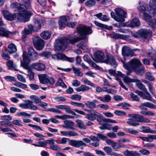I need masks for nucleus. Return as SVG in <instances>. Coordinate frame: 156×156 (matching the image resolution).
<instances>
[{
  "mask_svg": "<svg viewBox=\"0 0 156 156\" xmlns=\"http://www.w3.org/2000/svg\"><path fill=\"white\" fill-rule=\"evenodd\" d=\"M76 30L77 33L80 35V37L69 39L66 38H60L59 39H57L55 41V48L58 51L64 49L69 42L70 44H74L81 40L85 39L87 35L92 33L91 28L85 25H79L76 28Z\"/></svg>",
  "mask_w": 156,
  "mask_h": 156,
  "instance_id": "obj_1",
  "label": "nucleus"
},
{
  "mask_svg": "<svg viewBox=\"0 0 156 156\" xmlns=\"http://www.w3.org/2000/svg\"><path fill=\"white\" fill-rule=\"evenodd\" d=\"M139 6L138 7V10L143 13V16L145 20L148 23L150 26L153 29L156 28V18L152 19L151 16L145 11L149 12L153 16H156V0H150L149 7L148 5L146 3H139Z\"/></svg>",
  "mask_w": 156,
  "mask_h": 156,
  "instance_id": "obj_2",
  "label": "nucleus"
},
{
  "mask_svg": "<svg viewBox=\"0 0 156 156\" xmlns=\"http://www.w3.org/2000/svg\"><path fill=\"white\" fill-rule=\"evenodd\" d=\"M123 67L127 70V75H129L131 73V69L138 74L142 75L144 73V67L142 65L140 60L137 59H133L128 63H125L123 61Z\"/></svg>",
  "mask_w": 156,
  "mask_h": 156,
  "instance_id": "obj_3",
  "label": "nucleus"
},
{
  "mask_svg": "<svg viewBox=\"0 0 156 156\" xmlns=\"http://www.w3.org/2000/svg\"><path fill=\"white\" fill-rule=\"evenodd\" d=\"M11 8L17 9L18 11L17 20L18 22H25L28 21L32 14L29 11L24 9V4L19 3L17 2H13L11 5Z\"/></svg>",
  "mask_w": 156,
  "mask_h": 156,
  "instance_id": "obj_4",
  "label": "nucleus"
},
{
  "mask_svg": "<svg viewBox=\"0 0 156 156\" xmlns=\"http://www.w3.org/2000/svg\"><path fill=\"white\" fill-rule=\"evenodd\" d=\"M23 61L21 60V65L25 69L29 68V64L31 60L36 61L38 58L37 53L32 47L29 48L28 54L27 52L24 51L23 55Z\"/></svg>",
  "mask_w": 156,
  "mask_h": 156,
  "instance_id": "obj_5",
  "label": "nucleus"
},
{
  "mask_svg": "<svg viewBox=\"0 0 156 156\" xmlns=\"http://www.w3.org/2000/svg\"><path fill=\"white\" fill-rule=\"evenodd\" d=\"M33 43L36 49L37 50H42L44 47V42L38 36H35L33 39Z\"/></svg>",
  "mask_w": 156,
  "mask_h": 156,
  "instance_id": "obj_6",
  "label": "nucleus"
},
{
  "mask_svg": "<svg viewBox=\"0 0 156 156\" xmlns=\"http://www.w3.org/2000/svg\"><path fill=\"white\" fill-rule=\"evenodd\" d=\"M129 116L135 119L136 121L138 122L149 123L150 122V120L147 118H144L143 116L137 114H129Z\"/></svg>",
  "mask_w": 156,
  "mask_h": 156,
  "instance_id": "obj_7",
  "label": "nucleus"
},
{
  "mask_svg": "<svg viewBox=\"0 0 156 156\" xmlns=\"http://www.w3.org/2000/svg\"><path fill=\"white\" fill-rule=\"evenodd\" d=\"M69 144L75 147L79 148L83 150V147L87 146L86 143H84L83 140H71L69 142Z\"/></svg>",
  "mask_w": 156,
  "mask_h": 156,
  "instance_id": "obj_8",
  "label": "nucleus"
},
{
  "mask_svg": "<svg viewBox=\"0 0 156 156\" xmlns=\"http://www.w3.org/2000/svg\"><path fill=\"white\" fill-rule=\"evenodd\" d=\"M144 92L138 90H136L135 93L140 96L143 99H146L148 101H152L153 99L150 93L147 89L144 91Z\"/></svg>",
  "mask_w": 156,
  "mask_h": 156,
  "instance_id": "obj_9",
  "label": "nucleus"
},
{
  "mask_svg": "<svg viewBox=\"0 0 156 156\" xmlns=\"http://www.w3.org/2000/svg\"><path fill=\"white\" fill-rule=\"evenodd\" d=\"M2 13L5 18L7 20L12 21L16 19H17L18 14H12L5 10H3Z\"/></svg>",
  "mask_w": 156,
  "mask_h": 156,
  "instance_id": "obj_10",
  "label": "nucleus"
},
{
  "mask_svg": "<svg viewBox=\"0 0 156 156\" xmlns=\"http://www.w3.org/2000/svg\"><path fill=\"white\" fill-rule=\"evenodd\" d=\"M115 12L117 17L120 20L118 22H123L125 21V18L126 17V13L125 11L122 9L117 8L115 9Z\"/></svg>",
  "mask_w": 156,
  "mask_h": 156,
  "instance_id": "obj_11",
  "label": "nucleus"
},
{
  "mask_svg": "<svg viewBox=\"0 0 156 156\" xmlns=\"http://www.w3.org/2000/svg\"><path fill=\"white\" fill-rule=\"evenodd\" d=\"M103 62L111 64L112 65L115 66H117V65L114 57L111 54H108L107 55L106 58L104 59Z\"/></svg>",
  "mask_w": 156,
  "mask_h": 156,
  "instance_id": "obj_12",
  "label": "nucleus"
},
{
  "mask_svg": "<svg viewBox=\"0 0 156 156\" xmlns=\"http://www.w3.org/2000/svg\"><path fill=\"white\" fill-rule=\"evenodd\" d=\"M137 34L140 37L146 39L152 35V32L147 29H141L138 31Z\"/></svg>",
  "mask_w": 156,
  "mask_h": 156,
  "instance_id": "obj_13",
  "label": "nucleus"
},
{
  "mask_svg": "<svg viewBox=\"0 0 156 156\" xmlns=\"http://www.w3.org/2000/svg\"><path fill=\"white\" fill-rule=\"evenodd\" d=\"M18 34V33L17 31L11 32L8 31L4 27H0V36L7 37L9 35H13Z\"/></svg>",
  "mask_w": 156,
  "mask_h": 156,
  "instance_id": "obj_14",
  "label": "nucleus"
},
{
  "mask_svg": "<svg viewBox=\"0 0 156 156\" xmlns=\"http://www.w3.org/2000/svg\"><path fill=\"white\" fill-rule=\"evenodd\" d=\"M31 67L37 71H41L45 70L46 65L42 63L35 62L31 64Z\"/></svg>",
  "mask_w": 156,
  "mask_h": 156,
  "instance_id": "obj_15",
  "label": "nucleus"
},
{
  "mask_svg": "<svg viewBox=\"0 0 156 156\" xmlns=\"http://www.w3.org/2000/svg\"><path fill=\"white\" fill-rule=\"evenodd\" d=\"M94 57L97 62H103L105 56L103 52L100 51H98L94 54Z\"/></svg>",
  "mask_w": 156,
  "mask_h": 156,
  "instance_id": "obj_16",
  "label": "nucleus"
},
{
  "mask_svg": "<svg viewBox=\"0 0 156 156\" xmlns=\"http://www.w3.org/2000/svg\"><path fill=\"white\" fill-rule=\"evenodd\" d=\"M145 107L151 108H156L155 105H154L152 103L150 102H146L142 103V104L139 106V108L142 111L147 110V108Z\"/></svg>",
  "mask_w": 156,
  "mask_h": 156,
  "instance_id": "obj_17",
  "label": "nucleus"
},
{
  "mask_svg": "<svg viewBox=\"0 0 156 156\" xmlns=\"http://www.w3.org/2000/svg\"><path fill=\"white\" fill-rule=\"evenodd\" d=\"M142 81L147 85L148 90L150 93L152 95L155 96V89L154 88L153 84L146 80H142Z\"/></svg>",
  "mask_w": 156,
  "mask_h": 156,
  "instance_id": "obj_18",
  "label": "nucleus"
},
{
  "mask_svg": "<svg viewBox=\"0 0 156 156\" xmlns=\"http://www.w3.org/2000/svg\"><path fill=\"white\" fill-rule=\"evenodd\" d=\"M64 123L65 125H63L62 127L67 129H69L72 130L75 129L74 128L75 123L73 122L70 120H67L64 121Z\"/></svg>",
  "mask_w": 156,
  "mask_h": 156,
  "instance_id": "obj_19",
  "label": "nucleus"
},
{
  "mask_svg": "<svg viewBox=\"0 0 156 156\" xmlns=\"http://www.w3.org/2000/svg\"><path fill=\"white\" fill-rule=\"evenodd\" d=\"M67 19L66 17L61 16L59 19L58 24L60 28L64 27L67 24Z\"/></svg>",
  "mask_w": 156,
  "mask_h": 156,
  "instance_id": "obj_20",
  "label": "nucleus"
},
{
  "mask_svg": "<svg viewBox=\"0 0 156 156\" xmlns=\"http://www.w3.org/2000/svg\"><path fill=\"white\" fill-rule=\"evenodd\" d=\"M40 82L42 84L47 83L48 76L45 74H39L38 75Z\"/></svg>",
  "mask_w": 156,
  "mask_h": 156,
  "instance_id": "obj_21",
  "label": "nucleus"
},
{
  "mask_svg": "<svg viewBox=\"0 0 156 156\" xmlns=\"http://www.w3.org/2000/svg\"><path fill=\"white\" fill-rule=\"evenodd\" d=\"M140 129L142 130V132L144 133H156V130L150 129L149 127L142 126L140 127Z\"/></svg>",
  "mask_w": 156,
  "mask_h": 156,
  "instance_id": "obj_22",
  "label": "nucleus"
},
{
  "mask_svg": "<svg viewBox=\"0 0 156 156\" xmlns=\"http://www.w3.org/2000/svg\"><path fill=\"white\" fill-rule=\"evenodd\" d=\"M94 16L97 17L99 19L103 21L107 22L109 20V18L107 15H103L101 12L96 14Z\"/></svg>",
  "mask_w": 156,
  "mask_h": 156,
  "instance_id": "obj_23",
  "label": "nucleus"
},
{
  "mask_svg": "<svg viewBox=\"0 0 156 156\" xmlns=\"http://www.w3.org/2000/svg\"><path fill=\"white\" fill-rule=\"evenodd\" d=\"M126 123L129 125L133 126H136L140 125V123L136 121L135 119L133 118L128 119Z\"/></svg>",
  "mask_w": 156,
  "mask_h": 156,
  "instance_id": "obj_24",
  "label": "nucleus"
},
{
  "mask_svg": "<svg viewBox=\"0 0 156 156\" xmlns=\"http://www.w3.org/2000/svg\"><path fill=\"white\" fill-rule=\"evenodd\" d=\"M124 155L126 156H140V154L134 151H129L126 150L124 152Z\"/></svg>",
  "mask_w": 156,
  "mask_h": 156,
  "instance_id": "obj_25",
  "label": "nucleus"
},
{
  "mask_svg": "<svg viewBox=\"0 0 156 156\" xmlns=\"http://www.w3.org/2000/svg\"><path fill=\"white\" fill-rule=\"evenodd\" d=\"M130 25L132 27H139L140 25L139 19L137 18H134L130 22Z\"/></svg>",
  "mask_w": 156,
  "mask_h": 156,
  "instance_id": "obj_26",
  "label": "nucleus"
},
{
  "mask_svg": "<svg viewBox=\"0 0 156 156\" xmlns=\"http://www.w3.org/2000/svg\"><path fill=\"white\" fill-rule=\"evenodd\" d=\"M97 98L104 102H108L111 100V97L109 95H105L104 97H98Z\"/></svg>",
  "mask_w": 156,
  "mask_h": 156,
  "instance_id": "obj_27",
  "label": "nucleus"
},
{
  "mask_svg": "<svg viewBox=\"0 0 156 156\" xmlns=\"http://www.w3.org/2000/svg\"><path fill=\"white\" fill-rule=\"evenodd\" d=\"M123 80L126 83L140 82V80L138 79H132L127 76L124 77L123 79Z\"/></svg>",
  "mask_w": 156,
  "mask_h": 156,
  "instance_id": "obj_28",
  "label": "nucleus"
},
{
  "mask_svg": "<svg viewBox=\"0 0 156 156\" xmlns=\"http://www.w3.org/2000/svg\"><path fill=\"white\" fill-rule=\"evenodd\" d=\"M41 36L44 39H48L51 37V33L49 31H45L41 33Z\"/></svg>",
  "mask_w": 156,
  "mask_h": 156,
  "instance_id": "obj_29",
  "label": "nucleus"
},
{
  "mask_svg": "<svg viewBox=\"0 0 156 156\" xmlns=\"http://www.w3.org/2000/svg\"><path fill=\"white\" fill-rule=\"evenodd\" d=\"M27 106L28 107L27 108L30 109L34 110H36L38 109V107L33 104V102L30 100H28L26 103Z\"/></svg>",
  "mask_w": 156,
  "mask_h": 156,
  "instance_id": "obj_30",
  "label": "nucleus"
},
{
  "mask_svg": "<svg viewBox=\"0 0 156 156\" xmlns=\"http://www.w3.org/2000/svg\"><path fill=\"white\" fill-rule=\"evenodd\" d=\"M51 56L52 59L55 60H63V57L65 56L64 54L60 53L52 55Z\"/></svg>",
  "mask_w": 156,
  "mask_h": 156,
  "instance_id": "obj_31",
  "label": "nucleus"
},
{
  "mask_svg": "<svg viewBox=\"0 0 156 156\" xmlns=\"http://www.w3.org/2000/svg\"><path fill=\"white\" fill-rule=\"evenodd\" d=\"M90 88L89 87L84 85H83L80 87L76 88V90L78 92H80L81 91L84 92L85 91L88 90Z\"/></svg>",
  "mask_w": 156,
  "mask_h": 156,
  "instance_id": "obj_32",
  "label": "nucleus"
},
{
  "mask_svg": "<svg viewBox=\"0 0 156 156\" xmlns=\"http://www.w3.org/2000/svg\"><path fill=\"white\" fill-rule=\"evenodd\" d=\"M8 52L10 53H15L17 51L16 48L14 44H11L8 46Z\"/></svg>",
  "mask_w": 156,
  "mask_h": 156,
  "instance_id": "obj_33",
  "label": "nucleus"
},
{
  "mask_svg": "<svg viewBox=\"0 0 156 156\" xmlns=\"http://www.w3.org/2000/svg\"><path fill=\"white\" fill-rule=\"evenodd\" d=\"M85 105L88 108L91 109L95 108L96 107V104L93 101H87L85 103Z\"/></svg>",
  "mask_w": 156,
  "mask_h": 156,
  "instance_id": "obj_34",
  "label": "nucleus"
},
{
  "mask_svg": "<svg viewBox=\"0 0 156 156\" xmlns=\"http://www.w3.org/2000/svg\"><path fill=\"white\" fill-rule=\"evenodd\" d=\"M76 122L77 123L78 127L79 128L83 129H86L87 128L86 126L82 120L77 119L76 120Z\"/></svg>",
  "mask_w": 156,
  "mask_h": 156,
  "instance_id": "obj_35",
  "label": "nucleus"
},
{
  "mask_svg": "<svg viewBox=\"0 0 156 156\" xmlns=\"http://www.w3.org/2000/svg\"><path fill=\"white\" fill-rule=\"evenodd\" d=\"M19 1H21L24 4L25 9H28L31 6V0H18Z\"/></svg>",
  "mask_w": 156,
  "mask_h": 156,
  "instance_id": "obj_36",
  "label": "nucleus"
},
{
  "mask_svg": "<svg viewBox=\"0 0 156 156\" xmlns=\"http://www.w3.org/2000/svg\"><path fill=\"white\" fill-rule=\"evenodd\" d=\"M0 105L5 107L2 111L3 112H5L6 113H8L9 112V109L6 107L8 105L7 103L4 102L2 100H0Z\"/></svg>",
  "mask_w": 156,
  "mask_h": 156,
  "instance_id": "obj_37",
  "label": "nucleus"
},
{
  "mask_svg": "<svg viewBox=\"0 0 156 156\" xmlns=\"http://www.w3.org/2000/svg\"><path fill=\"white\" fill-rule=\"evenodd\" d=\"M73 70L76 76H82L83 75V73L80 71V68L73 67Z\"/></svg>",
  "mask_w": 156,
  "mask_h": 156,
  "instance_id": "obj_38",
  "label": "nucleus"
},
{
  "mask_svg": "<svg viewBox=\"0 0 156 156\" xmlns=\"http://www.w3.org/2000/svg\"><path fill=\"white\" fill-rule=\"evenodd\" d=\"M0 125L2 126H4L5 127H13V125L12 124V122L11 121H0Z\"/></svg>",
  "mask_w": 156,
  "mask_h": 156,
  "instance_id": "obj_39",
  "label": "nucleus"
},
{
  "mask_svg": "<svg viewBox=\"0 0 156 156\" xmlns=\"http://www.w3.org/2000/svg\"><path fill=\"white\" fill-rule=\"evenodd\" d=\"M113 37L115 39L120 38L123 39H126L127 37L126 35L117 33L113 34Z\"/></svg>",
  "mask_w": 156,
  "mask_h": 156,
  "instance_id": "obj_40",
  "label": "nucleus"
},
{
  "mask_svg": "<svg viewBox=\"0 0 156 156\" xmlns=\"http://www.w3.org/2000/svg\"><path fill=\"white\" fill-rule=\"evenodd\" d=\"M55 85L57 86H61L64 88H66L67 87V86L63 82L62 80L61 79H58L55 84Z\"/></svg>",
  "mask_w": 156,
  "mask_h": 156,
  "instance_id": "obj_41",
  "label": "nucleus"
},
{
  "mask_svg": "<svg viewBox=\"0 0 156 156\" xmlns=\"http://www.w3.org/2000/svg\"><path fill=\"white\" fill-rule=\"evenodd\" d=\"M96 4L95 0H89L85 2V5L87 7H91L94 6Z\"/></svg>",
  "mask_w": 156,
  "mask_h": 156,
  "instance_id": "obj_42",
  "label": "nucleus"
},
{
  "mask_svg": "<svg viewBox=\"0 0 156 156\" xmlns=\"http://www.w3.org/2000/svg\"><path fill=\"white\" fill-rule=\"evenodd\" d=\"M14 85L16 87H19L23 89L27 88V85L23 83L20 82H16L14 84Z\"/></svg>",
  "mask_w": 156,
  "mask_h": 156,
  "instance_id": "obj_43",
  "label": "nucleus"
},
{
  "mask_svg": "<svg viewBox=\"0 0 156 156\" xmlns=\"http://www.w3.org/2000/svg\"><path fill=\"white\" fill-rule=\"evenodd\" d=\"M30 98L31 99H34L35 101L34 102L36 104H38L41 101L40 98L38 97L35 95H31L30 96Z\"/></svg>",
  "mask_w": 156,
  "mask_h": 156,
  "instance_id": "obj_44",
  "label": "nucleus"
},
{
  "mask_svg": "<svg viewBox=\"0 0 156 156\" xmlns=\"http://www.w3.org/2000/svg\"><path fill=\"white\" fill-rule=\"evenodd\" d=\"M140 81L139 82H136V85L138 88L140 90L143 91H144L147 89L145 86L142 83H140Z\"/></svg>",
  "mask_w": 156,
  "mask_h": 156,
  "instance_id": "obj_45",
  "label": "nucleus"
},
{
  "mask_svg": "<svg viewBox=\"0 0 156 156\" xmlns=\"http://www.w3.org/2000/svg\"><path fill=\"white\" fill-rule=\"evenodd\" d=\"M39 55L41 57H44L48 58L51 55V54L50 52L45 51L41 53Z\"/></svg>",
  "mask_w": 156,
  "mask_h": 156,
  "instance_id": "obj_46",
  "label": "nucleus"
},
{
  "mask_svg": "<svg viewBox=\"0 0 156 156\" xmlns=\"http://www.w3.org/2000/svg\"><path fill=\"white\" fill-rule=\"evenodd\" d=\"M32 32L28 28H25L24 29V32L22 33V37L25 38L27 35L31 34Z\"/></svg>",
  "mask_w": 156,
  "mask_h": 156,
  "instance_id": "obj_47",
  "label": "nucleus"
},
{
  "mask_svg": "<svg viewBox=\"0 0 156 156\" xmlns=\"http://www.w3.org/2000/svg\"><path fill=\"white\" fill-rule=\"evenodd\" d=\"M11 122L13 125V127L14 125L20 126H23L22 124V122L21 120L16 119L13 120Z\"/></svg>",
  "mask_w": 156,
  "mask_h": 156,
  "instance_id": "obj_48",
  "label": "nucleus"
},
{
  "mask_svg": "<svg viewBox=\"0 0 156 156\" xmlns=\"http://www.w3.org/2000/svg\"><path fill=\"white\" fill-rule=\"evenodd\" d=\"M50 148L51 150L57 151L60 152L61 151V148L57 145L54 144L53 145H50Z\"/></svg>",
  "mask_w": 156,
  "mask_h": 156,
  "instance_id": "obj_49",
  "label": "nucleus"
},
{
  "mask_svg": "<svg viewBox=\"0 0 156 156\" xmlns=\"http://www.w3.org/2000/svg\"><path fill=\"white\" fill-rule=\"evenodd\" d=\"M47 112H51L56 113L57 114H61L62 112L60 110L54 108H50L45 110Z\"/></svg>",
  "mask_w": 156,
  "mask_h": 156,
  "instance_id": "obj_50",
  "label": "nucleus"
},
{
  "mask_svg": "<svg viewBox=\"0 0 156 156\" xmlns=\"http://www.w3.org/2000/svg\"><path fill=\"white\" fill-rule=\"evenodd\" d=\"M145 77L147 79L150 81H152L154 80V76L151 73L149 72L145 74Z\"/></svg>",
  "mask_w": 156,
  "mask_h": 156,
  "instance_id": "obj_51",
  "label": "nucleus"
},
{
  "mask_svg": "<svg viewBox=\"0 0 156 156\" xmlns=\"http://www.w3.org/2000/svg\"><path fill=\"white\" fill-rule=\"evenodd\" d=\"M82 80L84 84L93 87H95L94 85L87 78H83Z\"/></svg>",
  "mask_w": 156,
  "mask_h": 156,
  "instance_id": "obj_52",
  "label": "nucleus"
},
{
  "mask_svg": "<svg viewBox=\"0 0 156 156\" xmlns=\"http://www.w3.org/2000/svg\"><path fill=\"white\" fill-rule=\"evenodd\" d=\"M69 106L67 105H57L55 106L56 108L58 109H62V110H65V111L66 112V111L68 109Z\"/></svg>",
  "mask_w": 156,
  "mask_h": 156,
  "instance_id": "obj_53",
  "label": "nucleus"
},
{
  "mask_svg": "<svg viewBox=\"0 0 156 156\" xmlns=\"http://www.w3.org/2000/svg\"><path fill=\"white\" fill-rule=\"evenodd\" d=\"M34 22L35 24L34 26L38 31L41 28V24L39 20L37 19H35L34 20Z\"/></svg>",
  "mask_w": 156,
  "mask_h": 156,
  "instance_id": "obj_54",
  "label": "nucleus"
},
{
  "mask_svg": "<svg viewBox=\"0 0 156 156\" xmlns=\"http://www.w3.org/2000/svg\"><path fill=\"white\" fill-rule=\"evenodd\" d=\"M71 99L74 100L80 101L82 98V96L78 94H73L71 96Z\"/></svg>",
  "mask_w": 156,
  "mask_h": 156,
  "instance_id": "obj_55",
  "label": "nucleus"
},
{
  "mask_svg": "<svg viewBox=\"0 0 156 156\" xmlns=\"http://www.w3.org/2000/svg\"><path fill=\"white\" fill-rule=\"evenodd\" d=\"M86 118L89 120L93 121L96 119V118L94 116L93 112L87 115Z\"/></svg>",
  "mask_w": 156,
  "mask_h": 156,
  "instance_id": "obj_56",
  "label": "nucleus"
},
{
  "mask_svg": "<svg viewBox=\"0 0 156 156\" xmlns=\"http://www.w3.org/2000/svg\"><path fill=\"white\" fill-rule=\"evenodd\" d=\"M140 113L141 114L145 115L147 116H154V114L150 111H142L140 112Z\"/></svg>",
  "mask_w": 156,
  "mask_h": 156,
  "instance_id": "obj_57",
  "label": "nucleus"
},
{
  "mask_svg": "<svg viewBox=\"0 0 156 156\" xmlns=\"http://www.w3.org/2000/svg\"><path fill=\"white\" fill-rule=\"evenodd\" d=\"M28 73L27 74V76L29 78L30 80H32L34 78V73L29 69H27Z\"/></svg>",
  "mask_w": 156,
  "mask_h": 156,
  "instance_id": "obj_58",
  "label": "nucleus"
},
{
  "mask_svg": "<svg viewBox=\"0 0 156 156\" xmlns=\"http://www.w3.org/2000/svg\"><path fill=\"white\" fill-rule=\"evenodd\" d=\"M130 96L133 101H138L140 100V98L137 95L133 93L130 94Z\"/></svg>",
  "mask_w": 156,
  "mask_h": 156,
  "instance_id": "obj_59",
  "label": "nucleus"
},
{
  "mask_svg": "<svg viewBox=\"0 0 156 156\" xmlns=\"http://www.w3.org/2000/svg\"><path fill=\"white\" fill-rule=\"evenodd\" d=\"M139 138L147 142H152V138H151V135L147 137L140 136Z\"/></svg>",
  "mask_w": 156,
  "mask_h": 156,
  "instance_id": "obj_60",
  "label": "nucleus"
},
{
  "mask_svg": "<svg viewBox=\"0 0 156 156\" xmlns=\"http://www.w3.org/2000/svg\"><path fill=\"white\" fill-rule=\"evenodd\" d=\"M77 46L83 49H85L87 48V44L83 42H81L78 44Z\"/></svg>",
  "mask_w": 156,
  "mask_h": 156,
  "instance_id": "obj_61",
  "label": "nucleus"
},
{
  "mask_svg": "<svg viewBox=\"0 0 156 156\" xmlns=\"http://www.w3.org/2000/svg\"><path fill=\"white\" fill-rule=\"evenodd\" d=\"M114 113L118 116H123L126 114V113L122 111L116 110L114 112Z\"/></svg>",
  "mask_w": 156,
  "mask_h": 156,
  "instance_id": "obj_62",
  "label": "nucleus"
},
{
  "mask_svg": "<svg viewBox=\"0 0 156 156\" xmlns=\"http://www.w3.org/2000/svg\"><path fill=\"white\" fill-rule=\"evenodd\" d=\"M5 79L7 81H16V78L13 76H6L5 77Z\"/></svg>",
  "mask_w": 156,
  "mask_h": 156,
  "instance_id": "obj_63",
  "label": "nucleus"
},
{
  "mask_svg": "<svg viewBox=\"0 0 156 156\" xmlns=\"http://www.w3.org/2000/svg\"><path fill=\"white\" fill-rule=\"evenodd\" d=\"M128 132L133 135H136L138 133V132L132 128H129L127 129Z\"/></svg>",
  "mask_w": 156,
  "mask_h": 156,
  "instance_id": "obj_64",
  "label": "nucleus"
}]
</instances>
